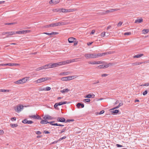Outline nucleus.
<instances>
[{
	"mask_svg": "<svg viewBox=\"0 0 149 149\" xmlns=\"http://www.w3.org/2000/svg\"><path fill=\"white\" fill-rule=\"evenodd\" d=\"M29 77H25L21 79H19L15 82L16 84H23L29 80Z\"/></svg>",
	"mask_w": 149,
	"mask_h": 149,
	"instance_id": "1",
	"label": "nucleus"
},
{
	"mask_svg": "<svg viewBox=\"0 0 149 149\" xmlns=\"http://www.w3.org/2000/svg\"><path fill=\"white\" fill-rule=\"evenodd\" d=\"M43 79L44 80V81H47L48 80L50 79V78L49 77H43Z\"/></svg>",
	"mask_w": 149,
	"mask_h": 149,
	"instance_id": "47",
	"label": "nucleus"
},
{
	"mask_svg": "<svg viewBox=\"0 0 149 149\" xmlns=\"http://www.w3.org/2000/svg\"><path fill=\"white\" fill-rule=\"evenodd\" d=\"M74 46H76L78 43V41H77V40H76L74 42Z\"/></svg>",
	"mask_w": 149,
	"mask_h": 149,
	"instance_id": "63",
	"label": "nucleus"
},
{
	"mask_svg": "<svg viewBox=\"0 0 149 149\" xmlns=\"http://www.w3.org/2000/svg\"><path fill=\"white\" fill-rule=\"evenodd\" d=\"M55 121L48 122L47 120H42L40 121V123L41 124L49 123L51 125L55 126V125H54L55 123H53Z\"/></svg>",
	"mask_w": 149,
	"mask_h": 149,
	"instance_id": "4",
	"label": "nucleus"
},
{
	"mask_svg": "<svg viewBox=\"0 0 149 149\" xmlns=\"http://www.w3.org/2000/svg\"><path fill=\"white\" fill-rule=\"evenodd\" d=\"M36 119H40L41 120H42V119L40 117L39 115H36Z\"/></svg>",
	"mask_w": 149,
	"mask_h": 149,
	"instance_id": "40",
	"label": "nucleus"
},
{
	"mask_svg": "<svg viewBox=\"0 0 149 149\" xmlns=\"http://www.w3.org/2000/svg\"><path fill=\"white\" fill-rule=\"evenodd\" d=\"M118 9H111L110 10H107L105 11V12L104 13V14H106L108 13L111 12H113L115 11H116L118 10Z\"/></svg>",
	"mask_w": 149,
	"mask_h": 149,
	"instance_id": "16",
	"label": "nucleus"
},
{
	"mask_svg": "<svg viewBox=\"0 0 149 149\" xmlns=\"http://www.w3.org/2000/svg\"><path fill=\"white\" fill-rule=\"evenodd\" d=\"M98 67L100 69L101 68H106L108 67V65H101L98 66Z\"/></svg>",
	"mask_w": 149,
	"mask_h": 149,
	"instance_id": "20",
	"label": "nucleus"
},
{
	"mask_svg": "<svg viewBox=\"0 0 149 149\" xmlns=\"http://www.w3.org/2000/svg\"><path fill=\"white\" fill-rule=\"evenodd\" d=\"M45 69V67H44V65L43 66H42V67H39V68H37L36 70L37 71H39V70H42V69Z\"/></svg>",
	"mask_w": 149,
	"mask_h": 149,
	"instance_id": "31",
	"label": "nucleus"
},
{
	"mask_svg": "<svg viewBox=\"0 0 149 149\" xmlns=\"http://www.w3.org/2000/svg\"><path fill=\"white\" fill-rule=\"evenodd\" d=\"M66 138V137L65 136H64L63 137H62L60 138L58 140L59 141H61L62 140L65 139V138Z\"/></svg>",
	"mask_w": 149,
	"mask_h": 149,
	"instance_id": "57",
	"label": "nucleus"
},
{
	"mask_svg": "<svg viewBox=\"0 0 149 149\" xmlns=\"http://www.w3.org/2000/svg\"><path fill=\"white\" fill-rule=\"evenodd\" d=\"M74 119H67L66 120H65V122H64L65 123H67V122H69L70 121H74Z\"/></svg>",
	"mask_w": 149,
	"mask_h": 149,
	"instance_id": "42",
	"label": "nucleus"
},
{
	"mask_svg": "<svg viewBox=\"0 0 149 149\" xmlns=\"http://www.w3.org/2000/svg\"><path fill=\"white\" fill-rule=\"evenodd\" d=\"M91 101V100L89 99H85L84 100V101L85 102H89Z\"/></svg>",
	"mask_w": 149,
	"mask_h": 149,
	"instance_id": "39",
	"label": "nucleus"
},
{
	"mask_svg": "<svg viewBox=\"0 0 149 149\" xmlns=\"http://www.w3.org/2000/svg\"><path fill=\"white\" fill-rule=\"evenodd\" d=\"M8 34L10 36H11L15 34V31L8 32Z\"/></svg>",
	"mask_w": 149,
	"mask_h": 149,
	"instance_id": "38",
	"label": "nucleus"
},
{
	"mask_svg": "<svg viewBox=\"0 0 149 149\" xmlns=\"http://www.w3.org/2000/svg\"><path fill=\"white\" fill-rule=\"evenodd\" d=\"M36 115H31V116H29V117L30 118H33L36 119Z\"/></svg>",
	"mask_w": 149,
	"mask_h": 149,
	"instance_id": "41",
	"label": "nucleus"
},
{
	"mask_svg": "<svg viewBox=\"0 0 149 149\" xmlns=\"http://www.w3.org/2000/svg\"><path fill=\"white\" fill-rule=\"evenodd\" d=\"M70 73V72H64L60 73L59 75H67L69 74Z\"/></svg>",
	"mask_w": 149,
	"mask_h": 149,
	"instance_id": "21",
	"label": "nucleus"
},
{
	"mask_svg": "<svg viewBox=\"0 0 149 149\" xmlns=\"http://www.w3.org/2000/svg\"><path fill=\"white\" fill-rule=\"evenodd\" d=\"M88 63L91 64H96V61H94L89 62Z\"/></svg>",
	"mask_w": 149,
	"mask_h": 149,
	"instance_id": "53",
	"label": "nucleus"
},
{
	"mask_svg": "<svg viewBox=\"0 0 149 149\" xmlns=\"http://www.w3.org/2000/svg\"><path fill=\"white\" fill-rule=\"evenodd\" d=\"M143 54H137V55H135L134 56L133 58H140V57H141V56H143Z\"/></svg>",
	"mask_w": 149,
	"mask_h": 149,
	"instance_id": "28",
	"label": "nucleus"
},
{
	"mask_svg": "<svg viewBox=\"0 0 149 149\" xmlns=\"http://www.w3.org/2000/svg\"><path fill=\"white\" fill-rule=\"evenodd\" d=\"M51 63L48 64H46L44 65V67H45V69H46L47 68H52L51 67Z\"/></svg>",
	"mask_w": 149,
	"mask_h": 149,
	"instance_id": "23",
	"label": "nucleus"
},
{
	"mask_svg": "<svg viewBox=\"0 0 149 149\" xmlns=\"http://www.w3.org/2000/svg\"><path fill=\"white\" fill-rule=\"evenodd\" d=\"M143 22V19L142 18H139L136 19L134 22L135 23H139Z\"/></svg>",
	"mask_w": 149,
	"mask_h": 149,
	"instance_id": "17",
	"label": "nucleus"
},
{
	"mask_svg": "<svg viewBox=\"0 0 149 149\" xmlns=\"http://www.w3.org/2000/svg\"><path fill=\"white\" fill-rule=\"evenodd\" d=\"M143 31L145 32H143V33H146L149 32V29H144L143 30Z\"/></svg>",
	"mask_w": 149,
	"mask_h": 149,
	"instance_id": "35",
	"label": "nucleus"
},
{
	"mask_svg": "<svg viewBox=\"0 0 149 149\" xmlns=\"http://www.w3.org/2000/svg\"><path fill=\"white\" fill-rule=\"evenodd\" d=\"M23 107H24L23 105H20L19 106H17V108H15V109L16 111L19 112L21 111L22 109H23Z\"/></svg>",
	"mask_w": 149,
	"mask_h": 149,
	"instance_id": "6",
	"label": "nucleus"
},
{
	"mask_svg": "<svg viewBox=\"0 0 149 149\" xmlns=\"http://www.w3.org/2000/svg\"><path fill=\"white\" fill-rule=\"evenodd\" d=\"M43 79L44 80V81H47L48 80L50 79V78L49 77H43Z\"/></svg>",
	"mask_w": 149,
	"mask_h": 149,
	"instance_id": "48",
	"label": "nucleus"
},
{
	"mask_svg": "<svg viewBox=\"0 0 149 149\" xmlns=\"http://www.w3.org/2000/svg\"><path fill=\"white\" fill-rule=\"evenodd\" d=\"M131 34V33L130 32H127L125 33L124 35H130Z\"/></svg>",
	"mask_w": 149,
	"mask_h": 149,
	"instance_id": "50",
	"label": "nucleus"
},
{
	"mask_svg": "<svg viewBox=\"0 0 149 149\" xmlns=\"http://www.w3.org/2000/svg\"><path fill=\"white\" fill-rule=\"evenodd\" d=\"M11 63H6V64H3V66H6V65H8L10 66Z\"/></svg>",
	"mask_w": 149,
	"mask_h": 149,
	"instance_id": "62",
	"label": "nucleus"
},
{
	"mask_svg": "<svg viewBox=\"0 0 149 149\" xmlns=\"http://www.w3.org/2000/svg\"><path fill=\"white\" fill-rule=\"evenodd\" d=\"M70 91V90L68 88L64 89L63 90L60 91V92L62 93H67Z\"/></svg>",
	"mask_w": 149,
	"mask_h": 149,
	"instance_id": "22",
	"label": "nucleus"
},
{
	"mask_svg": "<svg viewBox=\"0 0 149 149\" xmlns=\"http://www.w3.org/2000/svg\"><path fill=\"white\" fill-rule=\"evenodd\" d=\"M105 33L104 32H102L101 34V36L104 37L105 36Z\"/></svg>",
	"mask_w": 149,
	"mask_h": 149,
	"instance_id": "59",
	"label": "nucleus"
},
{
	"mask_svg": "<svg viewBox=\"0 0 149 149\" xmlns=\"http://www.w3.org/2000/svg\"><path fill=\"white\" fill-rule=\"evenodd\" d=\"M77 39L73 37H70L68 38V41L69 43L74 42Z\"/></svg>",
	"mask_w": 149,
	"mask_h": 149,
	"instance_id": "10",
	"label": "nucleus"
},
{
	"mask_svg": "<svg viewBox=\"0 0 149 149\" xmlns=\"http://www.w3.org/2000/svg\"><path fill=\"white\" fill-rule=\"evenodd\" d=\"M66 127H65L64 129L61 130V131L60 132H59V134H62V133L65 132V130H66Z\"/></svg>",
	"mask_w": 149,
	"mask_h": 149,
	"instance_id": "45",
	"label": "nucleus"
},
{
	"mask_svg": "<svg viewBox=\"0 0 149 149\" xmlns=\"http://www.w3.org/2000/svg\"><path fill=\"white\" fill-rule=\"evenodd\" d=\"M9 91L8 90L1 89L0 90V92H7Z\"/></svg>",
	"mask_w": 149,
	"mask_h": 149,
	"instance_id": "37",
	"label": "nucleus"
},
{
	"mask_svg": "<svg viewBox=\"0 0 149 149\" xmlns=\"http://www.w3.org/2000/svg\"><path fill=\"white\" fill-rule=\"evenodd\" d=\"M36 134L40 135L42 134V132L40 131H37L36 132Z\"/></svg>",
	"mask_w": 149,
	"mask_h": 149,
	"instance_id": "60",
	"label": "nucleus"
},
{
	"mask_svg": "<svg viewBox=\"0 0 149 149\" xmlns=\"http://www.w3.org/2000/svg\"><path fill=\"white\" fill-rule=\"evenodd\" d=\"M61 80L63 81H67V77H63L61 78Z\"/></svg>",
	"mask_w": 149,
	"mask_h": 149,
	"instance_id": "44",
	"label": "nucleus"
},
{
	"mask_svg": "<svg viewBox=\"0 0 149 149\" xmlns=\"http://www.w3.org/2000/svg\"><path fill=\"white\" fill-rule=\"evenodd\" d=\"M45 69V67H44V65L43 66H42V67H39V68H37L36 70L37 71H39V70H42V69Z\"/></svg>",
	"mask_w": 149,
	"mask_h": 149,
	"instance_id": "30",
	"label": "nucleus"
},
{
	"mask_svg": "<svg viewBox=\"0 0 149 149\" xmlns=\"http://www.w3.org/2000/svg\"><path fill=\"white\" fill-rule=\"evenodd\" d=\"M111 112L113 114H117L119 112L118 110L114 108L111 109Z\"/></svg>",
	"mask_w": 149,
	"mask_h": 149,
	"instance_id": "14",
	"label": "nucleus"
},
{
	"mask_svg": "<svg viewBox=\"0 0 149 149\" xmlns=\"http://www.w3.org/2000/svg\"><path fill=\"white\" fill-rule=\"evenodd\" d=\"M148 93V91L147 90H146L143 93V95H145Z\"/></svg>",
	"mask_w": 149,
	"mask_h": 149,
	"instance_id": "55",
	"label": "nucleus"
},
{
	"mask_svg": "<svg viewBox=\"0 0 149 149\" xmlns=\"http://www.w3.org/2000/svg\"><path fill=\"white\" fill-rule=\"evenodd\" d=\"M115 52L114 51H110L109 52H107L104 53H102V56H104L106 55L107 54H111L114 53Z\"/></svg>",
	"mask_w": 149,
	"mask_h": 149,
	"instance_id": "15",
	"label": "nucleus"
},
{
	"mask_svg": "<svg viewBox=\"0 0 149 149\" xmlns=\"http://www.w3.org/2000/svg\"><path fill=\"white\" fill-rule=\"evenodd\" d=\"M84 56L87 59L91 58V54H85Z\"/></svg>",
	"mask_w": 149,
	"mask_h": 149,
	"instance_id": "27",
	"label": "nucleus"
},
{
	"mask_svg": "<svg viewBox=\"0 0 149 149\" xmlns=\"http://www.w3.org/2000/svg\"><path fill=\"white\" fill-rule=\"evenodd\" d=\"M91 58H97L96 54H91Z\"/></svg>",
	"mask_w": 149,
	"mask_h": 149,
	"instance_id": "33",
	"label": "nucleus"
},
{
	"mask_svg": "<svg viewBox=\"0 0 149 149\" xmlns=\"http://www.w3.org/2000/svg\"><path fill=\"white\" fill-rule=\"evenodd\" d=\"M76 76H68L67 77V81L70 80H72L73 79H74V77H75V78H76Z\"/></svg>",
	"mask_w": 149,
	"mask_h": 149,
	"instance_id": "18",
	"label": "nucleus"
},
{
	"mask_svg": "<svg viewBox=\"0 0 149 149\" xmlns=\"http://www.w3.org/2000/svg\"><path fill=\"white\" fill-rule=\"evenodd\" d=\"M92 97V95L91 94H89L87 95L86 97H85V98H91Z\"/></svg>",
	"mask_w": 149,
	"mask_h": 149,
	"instance_id": "43",
	"label": "nucleus"
},
{
	"mask_svg": "<svg viewBox=\"0 0 149 149\" xmlns=\"http://www.w3.org/2000/svg\"><path fill=\"white\" fill-rule=\"evenodd\" d=\"M51 89V88L50 87H46L45 88H44L42 90H41L49 91H50Z\"/></svg>",
	"mask_w": 149,
	"mask_h": 149,
	"instance_id": "29",
	"label": "nucleus"
},
{
	"mask_svg": "<svg viewBox=\"0 0 149 149\" xmlns=\"http://www.w3.org/2000/svg\"><path fill=\"white\" fill-rule=\"evenodd\" d=\"M105 63V62L102 61H96V64H104Z\"/></svg>",
	"mask_w": 149,
	"mask_h": 149,
	"instance_id": "36",
	"label": "nucleus"
},
{
	"mask_svg": "<svg viewBox=\"0 0 149 149\" xmlns=\"http://www.w3.org/2000/svg\"><path fill=\"white\" fill-rule=\"evenodd\" d=\"M77 107L78 108H80V106L82 108H84V104L82 103L79 102L77 103L76 105Z\"/></svg>",
	"mask_w": 149,
	"mask_h": 149,
	"instance_id": "13",
	"label": "nucleus"
},
{
	"mask_svg": "<svg viewBox=\"0 0 149 149\" xmlns=\"http://www.w3.org/2000/svg\"><path fill=\"white\" fill-rule=\"evenodd\" d=\"M27 122V120L26 119H24L22 121V122L24 124H26Z\"/></svg>",
	"mask_w": 149,
	"mask_h": 149,
	"instance_id": "46",
	"label": "nucleus"
},
{
	"mask_svg": "<svg viewBox=\"0 0 149 149\" xmlns=\"http://www.w3.org/2000/svg\"><path fill=\"white\" fill-rule=\"evenodd\" d=\"M75 10L74 9H65V13H68L71 12H73Z\"/></svg>",
	"mask_w": 149,
	"mask_h": 149,
	"instance_id": "32",
	"label": "nucleus"
},
{
	"mask_svg": "<svg viewBox=\"0 0 149 149\" xmlns=\"http://www.w3.org/2000/svg\"><path fill=\"white\" fill-rule=\"evenodd\" d=\"M44 34L47 35H56L58 33L57 32H52L51 33H44Z\"/></svg>",
	"mask_w": 149,
	"mask_h": 149,
	"instance_id": "19",
	"label": "nucleus"
},
{
	"mask_svg": "<svg viewBox=\"0 0 149 149\" xmlns=\"http://www.w3.org/2000/svg\"><path fill=\"white\" fill-rule=\"evenodd\" d=\"M54 125H55V126H64V125H62L61 124H58L57 123H55Z\"/></svg>",
	"mask_w": 149,
	"mask_h": 149,
	"instance_id": "54",
	"label": "nucleus"
},
{
	"mask_svg": "<svg viewBox=\"0 0 149 149\" xmlns=\"http://www.w3.org/2000/svg\"><path fill=\"white\" fill-rule=\"evenodd\" d=\"M10 125L11 127L12 128H15L17 127L18 126V125L17 124H10Z\"/></svg>",
	"mask_w": 149,
	"mask_h": 149,
	"instance_id": "34",
	"label": "nucleus"
},
{
	"mask_svg": "<svg viewBox=\"0 0 149 149\" xmlns=\"http://www.w3.org/2000/svg\"><path fill=\"white\" fill-rule=\"evenodd\" d=\"M22 32H21V31H17L16 32L15 31V34H22Z\"/></svg>",
	"mask_w": 149,
	"mask_h": 149,
	"instance_id": "61",
	"label": "nucleus"
},
{
	"mask_svg": "<svg viewBox=\"0 0 149 149\" xmlns=\"http://www.w3.org/2000/svg\"><path fill=\"white\" fill-rule=\"evenodd\" d=\"M66 103H67V102L66 101L60 102L58 103H56L54 105V107L55 109H59L57 107L58 106H61Z\"/></svg>",
	"mask_w": 149,
	"mask_h": 149,
	"instance_id": "3",
	"label": "nucleus"
},
{
	"mask_svg": "<svg viewBox=\"0 0 149 149\" xmlns=\"http://www.w3.org/2000/svg\"><path fill=\"white\" fill-rule=\"evenodd\" d=\"M56 23V26L64 25H65L68 24V23L67 22H59Z\"/></svg>",
	"mask_w": 149,
	"mask_h": 149,
	"instance_id": "11",
	"label": "nucleus"
},
{
	"mask_svg": "<svg viewBox=\"0 0 149 149\" xmlns=\"http://www.w3.org/2000/svg\"><path fill=\"white\" fill-rule=\"evenodd\" d=\"M97 57L99 56H102V53H99L97 54H96Z\"/></svg>",
	"mask_w": 149,
	"mask_h": 149,
	"instance_id": "58",
	"label": "nucleus"
},
{
	"mask_svg": "<svg viewBox=\"0 0 149 149\" xmlns=\"http://www.w3.org/2000/svg\"><path fill=\"white\" fill-rule=\"evenodd\" d=\"M65 9L63 8H61V9H58L57 10V12H59L60 13L63 12V13H65Z\"/></svg>",
	"mask_w": 149,
	"mask_h": 149,
	"instance_id": "25",
	"label": "nucleus"
},
{
	"mask_svg": "<svg viewBox=\"0 0 149 149\" xmlns=\"http://www.w3.org/2000/svg\"><path fill=\"white\" fill-rule=\"evenodd\" d=\"M140 86H149V83L142 84V85H140Z\"/></svg>",
	"mask_w": 149,
	"mask_h": 149,
	"instance_id": "51",
	"label": "nucleus"
},
{
	"mask_svg": "<svg viewBox=\"0 0 149 149\" xmlns=\"http://www.w3.org/2000/svg\"><path fill=\"white\" fill-rule=\"evenodd\" d=\"M65 63L63 61L60 62L58 63H51V67L52 68H54L56 67L62 65H64Z\"/></svg>",
	"mask_w": 149,
	"mask_h": 149,
	"instance_id": "2",
	"label": "nucleus"
},
{
	"mask_svg": "<svg viewBox=\"0 0 149 149\" xmlns=\"http://www.w3.org/2000/svg\"><path fill=\"white\" fill-rule=\"evenodd\" d=\"M54 26H56V23H53L52 24L47 25L45 26H44V28H49L51 27H53Z\"/></svg>",
	"mask_w": 149,
	"mask_h": 149,
	"instance_id": "8",
	"label": "nucleus"
},
{
	"mask_svg": "<svg viewBox=\"0 0 149 149\" xmlns=\"http://www.w3.org/2000/svg\"><path fill=\"white\" fill-rule=\"evenodd\" d=\"M77 58L73 59L72 60H67L66 61H63V62H64L65 63L64 65L67 64H69L70 63L73 62L75 61H76V60H77Z\"/></svg>",
	"mask_w": 149,
	"mask_h": 149,
	"instance_id": "7",
	"label": "nucleus"
},
{
	"mask_svg": "<svg viewBox=\"0 0 149 149\" xmlns=\"http://www.w3.org/2000/svg\"><path fill=\"white\" fill-rule=\"evenodd\" d=\"M57 120L58 122H60L62 123H64L65 122V119L64 118L58 117L57 118Z\"/></svg>",
	"mask_w": 149,
	"mask_h": 149,
	"instance_id": "9",
	"label": "nucleus"
},
{
	"mask_svg": "<svg viewBox=\"0 0 149 149\" xmlns=\"http://www.w3.org/2000/svg\"><path fill=\"white\" fill-rule=\"evenodd\" d=\"M60 0H51L49 1L50 4L53 3L54 4H56L59 2Z\"/></svg>",
	"mask_w": 149,
	"mask_h": 149,
	"instance_id": "12",
	"label": "nucleus"
},
{
	"mask_svg": "<svg viewBox=\"0 0 149 149\" xmlns=\"http://www.w3.org/2000/svg\"><path fill=\"white\" fill-rule=\"evenodd\" d=\"M143 63V62H135L134 63H132V65L133 66L141 64Z\"/></svg>",
	"mask_w": 149,
	"mask_h": 149,
	"instance_id": "24",
	"label": "nucleus"
},
{
	"mask_svg": "<svg viewBox=\"0 0 149 149\" xmlns=\"http://www.w3.org/2000/svg\"><path fill=\"white\" fill-rule=\"evenodd\" d=\"M33 123V122L31 120H28L27 123V124H31Z\"/></svg>",
	"mask_w": 149,
	"mask_h": 149,
	"instance_id": "49",
	"label": "nucleus"
},
{
	"mask_svg": "<svg viewBox=\"0 0 149 149\" xmlns=\"http://www.w3.org/2000/svg\"><path fill=\"white\" fill-rule=\"evenodd\" d=\"M36 81L37 83H40L44 81L43 78H41L39 79H38Z\"/></svg>",
	"mask_w": 149,
	"mask_h": 149,
	"instance_id": "26",
	"label": "nucleus"
},
{
	"mask_svg": "<svg viewBox=\"0 0 149 149\" xmlns=\"http://www.w3.org/2000/svg\"><path fill=\"white\" fill-rule=\"evenodd\" d=\"M123 23L122 22H119L117 24V26H120L122 25V24Z\"/></svg>",
	"mask_w": 149,
	"mask_h": 149,
	"instance_id": "56",
	"label": "nucleus"
},
{
	"mask_svg": "<svg viewBox=\"0 0 149 149\" xmlns=\"http://www.w3.org/2000/svg\"><path fill=\"white\" fill-rule=\"evenodd\" d=\"M44 119L43 120H52L54 119V118L51 116L49 115H45L43 118Z\"/></svg>",
	"mask_w": 149,
	"mask_h": 149,
	"instance_id": "5",
	"label": "nucleus"
},
{
	"mask_svg": "<svg viewBox=\"0 0 149 149\" xmlns=\"http://www.w3.org/2000/svg\"><path fill=\"white\" fill-rule=\"evenodd\" d=\"M19 64L17 63H11L10 66H17Z\"/></svg>",
	"mask_w": 149,
	"mask_h": 149,
	"instance_id": "52",
	"label": "nucleus"
},
{
	"mask_svg": "<svg viewBox=\"0 0 149 149\" xmlns=\"http://www.w3.org/2000/svg\"><path fill=\"white\" fill-rule=\"evenodd\" d=\"M108 75V74H103L101 75L102 77H105Z\"/></svg>",
	"mask_w": 149,
	"mask_h": 149,
	"instance_id": "64",
	"label": "nucleus"
}]
</instances>
